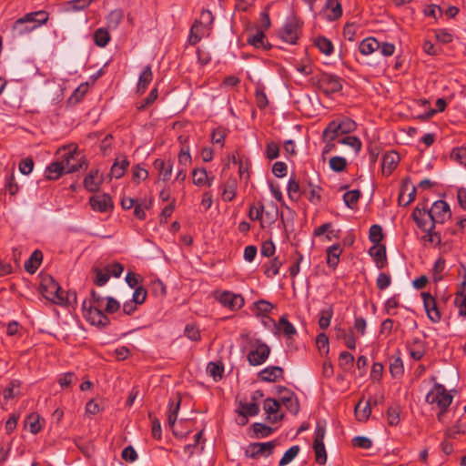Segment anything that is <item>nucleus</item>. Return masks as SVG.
Masks as SVG:
<instances>
[{"label":"nucleus","mask_w":466,"mask_h":466,"mask_svg":"<svg viewBox=\"0 0 466 466\" xmlns=\"http://www.w3.org/2000/svg\"><path fill=\"white\" fill-rule=\"evenodd\" d=\"M417 227L427 232L430 241L440 244L442 238L451 240L455 236L457 229L446 228L443 224L451 218V211L449 204L444 200L435 201L430 209L427 208V202L420 208L418 205L411 214Z\"/></svg>","instance_id":"nucleus-1"},{"label":"nucleus","mask_w":466,"mask_h":466,"mask_svg":"<svg viewBox=\"0 0 466 466\" xmlns=\"http://www.w3.org/2000/svg\"><path fill=\"white\" fill-rule=\"evenodd\" d=\"M47 19L48 15L45 11L29 13L15 22L13 30L15 34L22 35L45 24Z\"/></svg>","instance_id":"nucleus-2"},{"label":"nucleus","mask_w":466,"mask_h":466,"mask_svg":"<svg viewBox=\"0 0 466 466\" xmlns=\"http://www.w3.org/2000/svg\"><path fill=\"white\" fill-rule=\"evenodd\" d=\"M73 145L64 147L60 151L62 152L61 163L65 169V173H73L84 167H87V162L85 157L77 150V147Z\"/></svg>","instance_id":"nucleus-3"},{"label":"nucleus","mask_w":466,"mask_h":466,"mask_svg":"<svg viewBox=\"0 0 466 466\" xmlns=\"http://www.w3.org/2000/svg\"><path fill=\"white\" fill-rule=\"evenodd\" d=\"M452 400V395L440 383H435L432 390L426 396V401L430 404H436L440 410L448 409Z\"/></svg>","instance_id":"nucleus-4"},{"label":"nucleus","mask_w":466,"mask_h":466,"mask_svg":"<svg viewBox=\"0 0 466 466\" xmlns=\"http://www.w3.org/2000/svg\"><path fill=\"white\" fill-rule=\"evenodd\" d=\"M82 311L84 318L91 325L98 328H106L110 323L109 318L100 309V308L92 305V303H89L87 306L86 300L83 302Z\"/></svg>","instance_id":"nucleus-5"},{"label":"nucleus","mask_w":466,"mask_h":466,"mask_svg":"<svg viewBox=\"0 0 466 466\" xmlns=\"http://www.w3.org/2000/svg\"><path fill=\"white\" fill-rule=\"evenodd\" d=\"M357 127L356 123L349 117L330 121L324 129V135L331 134L330 139L335 140L339 135L353 132Z\"/></svg>","instance_id":"nucleus-6"},{"label":"nucleus","mask_w":466,"mask_h":466,"mask_svg":"<svg viewBox=\"0 0 466 466\" xmlns=\"http://www.w3.org/2000/svg\"><path fill=\"white\" fill-rule=\"evenodd\" d=\"M318 87L329 96L342 89V78L329 73H322L317 80Z\"/></svg>","instance_id":"nucleus-7"},{"label":"nucleus","mask_w":466,"mask_h":466,"mask_svg":"<svg viewBox=\"0 0 466 466\" xmlns=\"http://www.w3.org/2000/svg\"><path fill=\"white\" fill-rule=\"evenodd\" d=\"M276 446V441L268 442H253L248 446L246 450V456L252 459H256L260 455L269 456L272 454Z\"/></svg>","instance_id":"nucleus-8"},{"label":"nucleus","mask_w":466,"mask_h":466,"mask_svg":"<svg viewBox=\"0 0 466 466\" xmlns=\"http://www.w3.org/2000/svg\"><path fill=\"white\" fill-rule=\"evenodd\" d=\"M270 354V348L259 339L257 340V348L248 354V361L252 366H258L264 363Z\"/></svg>","instance_id":"nucleus-9"},{"label":"nucleus","mask_w":466,"mask_h":466,"mask_svg":"<svg viewBox=\"0 0 466 466\" xmlns=\"http://www.w3.org/2000/svg\"><path fill=\"white\" fill-rule=\"evenodd\" d=\"M40 290L47 300H57V292L61 287L51 276H43L40 282Z\"/></svg>","instance_id":"nucleus-10"},{"label":"nucleus","mask_w":466,"mask_h":466,"mask_svg":"<svg viewBox=\"0 0 466 466\" xmlns=\"http://www.w3.org/2000/svg\"><path fill=\"white\" fill-rule=\"evenodd\" d=\"M415 196L416 187L411 184L410 177L404 178L400 186L398 204L406 207L415 199Z\"/></svg>","instance_id":"nucleus-11"},{"label":"nucleus","mask_w":466,"mask_h":466,"mask_svg":"<svg viewBox=\"0 0 466 466\" xmlns=\"http://www.w3.org/2000/svg\"><path fill=\"white\" fill-rule=\"evenodd\" d=\"M423 299L424 309L428 318L433 322L437 323L441 320V315L437 306L436 299L429 292H421Z\"/></svg>","instance_id":"nucleus-12"},{"label":"nucleus","mask_w":466,"mask_h":466,"mask_svg":"<svg viewBox=\"0 0 466 466\" xmlns=\"http://www.w3.org/2000/svg\"><path fill=\"white\" fill-rule=\"evenodd\" d=\"M299 29L297 21H288L279 32V35L284 42L294 45L299 38Z\"/></svg>","instance_id":"nucleus-13"},{"label":"nucleus","mask_w":466,"mask_h":466,"mask_svg":"<svg viewBox=\"0 0 466 466\" xmlns=\"http://www.w3.org/2000/svg\"><path fill=\"white\" fill-rule=\"evenodd\" d=\"M218 300L225 307L232 310L239 309L244 306V299L241 295L230 291H223L217 297Z\"/></svg>","instance_id":"nucleus-14"},{"label":"nucleus","mask_w":466,"mask_h":466,"mask_svg":"<svg viewBox=\"0 0 466 466\" xmlns=\"http://www.w3.org/2000/svg\"><path fill=\"white\" fill-rule=\"evenodd\" d=\"M89 204L93 210L98 212H106L113 208V201L108 194L92 196Z\"/></svg>","instance_id":"nucleus-15"},{"label":"nucleus","mask_w":466,"mask_h":466,"mask_svg":"<svg viewBox=\"0 0 466 466\" xmlns=\"http://www.w3.org/2000/svg\"><path fill=\"white\" fill-rule=\"evenodd\" d=\"M461 268L464 271L463 280L456 292L454 304L458 307L459 315L466 317V269L461 264Z\"/></svg>","instance_id":"nucleus-16"},{"label":"nucleus","mask_w":466,"mask_h":466,"mask_svg":"<svg viewBox=\"0 0 466 466\" xmlns=\"http://www.w3.org/2000/svg\"><path fill=\"white\" fill-rule=\"evenodd\" d=\"M258 376L261 381L275 382L279 379H283L284 370L279 366H269L262 370Z\"/></svg>","instance_id":"nucleus-17"},{"label":"nucleus","mask_w":466,"mask_h":466,"mask_svg":"<svg viewBox=\"0 0 466 466\" xmlns=\"http://www.w3.org/2000/svg\"><path fill=\"white\" fill-rule=\"evenodd\" d=\"M400 157L396 151H389L383 155L382 157V173L390 176L392 171L397 167Z\"/></svg>","instance_id":"nucleus-18"},{"label":"nucleus","mask_w":466,"mask_h":466,"mask_svg":"<svg viewBox=\"0 0 466 466\" xmlns=\"http://www.w3.org/2000/svg\"><path fill=\"white\" fill-rule=\"evenodd\" d=\"M154 168L157 170L158 177L164 182H167L170 179L172 174L173 164L170 160H164L161 158H157L153 163Z\"/></svg>","instance_id":"nucleus-19"},{"label":"nucleus","mask_w":466,"mask_h":466,"mask_svg":"<svg viewBox=\"0 0 466 466\" xmlns=\"http://www.w3.org/2000/svg\"><path fill=\"white\" fill-rule=\"evenodd\" d=\"M268 320L274 324L275 328L283 333L287 338H291L296 334L295 327L288 320L287 317L284 315L280 317L278 323L271 318L267 317Z\"/></svg>","instance_id":"nucleus-20"},{"label":"nucleus","mask_w":466,"mask_h":466,"mask_svg":"<svg viewBox=\"0 0 466 466\" xmlns=\"http://www.w3.org/2000/svg\"><path fill=\"white\" fill-rule=\"evenodd\" d=\"M153 79V73L151 70V66L147 65L142 70L139 75L138 82L137 85V92L140 95L144 94L147 86L151 83Z\"/></svg>","instance_id":"nucleus-21"},{"label":"nucleus","mask_w":466,"mask_h":466,"mask_svg":"<svg viewBox=\"0 0 466 466\" xmlns=\"http://www.w3.org/2000/svg\"><path fill=\"white\" fill-rule=\"evenodd\" d=\"M128 166L129 161L125 155L118 157L111 167L110 175L115 178H120L124 176Z\"/></svg>","instance_id":"nucleus-22"},{"label":"nucleus","mask_w":466,"mask_h":466,"mask_svg":"<svg viewBox=\"0 0 466 466\" xmlns=\"http://www.w3.org/2000/svg\"><path fill=\"white\" fill-rule=\"evenodd\" d=\"M259 412V407L257 402H239V410H238V413L239 416H242L244 418L242 425H245L248 422L247 416H256Z\"/></svg>","instance_id":"nucleus-23"},{"label":"nucleus","mask_w":466,"mask_h":466,"mask_svg":"<svg viewBox=\"0 0 466 466\" xmlns=\"http://www.w3.org/2000/svg\"><path fill=\"white\" fill-rule=\"evenodd\" d=\"M325 7L326 17L329 21L337 20L342 15V7L339 0H327Z\"/></svg>","instance_id":"nucleus-24"},{"label":"nucleus","mask_w":466,"mask_h":466,"mask_svg":"<svg viewBox=\"0 0 466 466\" xmlns=\"http://www.w3.org/2000/svg\"><path fill=\"white\" fill-rule=\"evenodd\" d=\"M222 198L226 202L232 201L236 197L237 179L229 177L225 183L221 185Z\"/></svg>","instance_id":"nucleus-25"},{"label":"nucleus","mask_w":466,"mask_h":466,"mask_svg":"<svg viewBox=\"0 0 466 466\" xmlns=\"http://www.w3.org/2000/svg\"><path fill=\"white\" fill-rule=\"evenodd\" d=\"M98 170H91L84 178L83 184L86 190L96 192L99 189L101 179H98Z\"/></svg>","instance_id":"nucleus-26"},{"label":"nucleus","mask_w":466,"mask_h":466,"mask_svg":"<svg viewBox=\"0 0 466 466\" xmlns=\"http://www.w3.org/2000/svg\"><path fill=\"white\" fill-rule=\"evenodd\" d=\"M95 273L94 283L98 287L104 286L110 279V268L109 266L104 268L95 267L93 268Z\"/></svg>","instance_id":"nucleus-27"},{"label":"nucleus","mask_w":466,"mask_h":466,"mask_svg":"<svg viewBox=\"0 0 466 466\" xmlns=\"http://www.w3.org/2000/svg\"><path fill=\"white\" fill-rule=\"evenodd\" d=\"M379 47L380 42L374 37H367L359 45V50L364 56L372 54L375 50H378Z\"/></svg>","instance_id":"nucleus-28"},{"label":"nucleus","mask_w":466,"mask_h":466,"mask_svg":"<svg viewBox=\"0 0 466 466\" xmlns=\"http://www.w3.org/2000/svg\"><path fill=\"white\" fill-rule=\"evenodd\" d=\"M213 20V14L209 10H203L200 14L199 19L196 20L193 24L194 29H202L206 32L208 27L212 25Z\"/></svg>","instance_id":"nucleus-29"},{"label":"nucleus","mask_w":466,"mask_h":466,"mask_svg":"<svg viewBox=\"0 0 466 466\" xmlns=\"http://www.w3.org/2000/svg\"><path fill=\"white\" fill-rule=\"evenodd\" d=\"M280 400L290 413L293 415H297L299 413V403L294 392H290L288 396H283Z\"/></svg>","instance_id":"nucleus-30"},{"label":"nucleus","mask_w":466,"mask_h":466,"mask_svg":"<svg viewBox=\"0 0 466 466\" xmlns=\"http://www.w3.org/2000/svg\"><path fill=\"white\" fill-rule=\"evenodd\" d=\"M333 316V307L332 305L328 306L323 309L319 312V318L318 324L321 329H326L330 325V320Z\"/></svg>","instance_id":"nucleus-31"},{"label":"nucleus","mask_w":466,"mask_h":466,"mask_svg":"<svg viewBox=\"0 0 466 466\" xmlns=\"http://www.w3.org/2000/svg\"><path fill=\"white\" fill-rule=\"evenodd\" d=\"M314 44L319 50L326 56H329L333 52V45L331 41L325 36L319 35L316 37Z\"/></svg>","instance_id":"nucleus-32"},{"label":"nucleus","mask_w":466,"mask_h":466,"mask_svg":"<svg viewBox=\"0 0 466 466\" xmlns=\"http://www.w3.org/2000/svg\"><path fill=\"white\" fill-rule=\"evenodd\" d=\"M266 35L263 30H258L257 33L253 35H250L248 38V43L252 45L253 46L259 48L262 47L264 49H269L271 46L269 44H265Z\"/></svg>","instance_id":"nucleus-33"},{"label":"nucleus","mask_w":466,"mask_h":466,"mask_svg":"<svg viewBox=\"0 0 466 466\" xmlns=\"http://www.w3.org/2000/svg\"><path fill=\"white\" fill-rule=\"evenodd\" d=\"M46 177L51 180L57 179L63 173H65V169L63 167V164L60 162H53L51 163L46 170Z\"/></svg>","instance_id":"nucleus-34"},{"label":"nucleus","mask_w":466,"mask_h":466,"mask_svg":"<svg viewBox=\"0 0 466 466\" xmlns=\"http://www.w3.org/2000/svg\"><path fill=\"white\" fill-rule=\"evenodd\" d=\"M354 357L348 351H342L339 357V367L345 372L353 368Z\"/></svg>","instance_id":"nucleus-35"},{"label":"nucleus","mask_w":466,"mask_h":466,"mask_svg":"<svg viewBox=\"0 0 466 466\" xmlns=\"http://www.w3.org/2000/svg\"><path fill=\"white\" fill-rule=\"evenodd\" d=\"M369 253L375 262H384L386 260L385 246L380 243H374V245L370 248Z\"/></svg>","instance_id":"nucleus-36"},{"label":"nucleus","mask_w":466,"mask_h":466,"mask_svg":"<svg viewBox=\"0 0 466 466\" xmlns=\"http://www.w3.org/2000/svg\"><path fill=\"white\" fill-rule=\"evenodd\" d=\"M25 426L29 427L30 432L37 434L42 430V424L40 423V416L36 413L29 414L25 419Z\"/></svg>","instance_id":"nucleus-37"},{"label":"nucleus","mask_w":466,"mask_h":466,"mask_svg":"<svg viewBox=\"0 0 466 466\" xmlns=\"http://www.w3.org/2000/svg\"><path fill=\"white\" fill-rule=\"evenodd\" d=\"M207 370L209 375L214 379V380H219L223 377L224 373V365L221 361L218 362H209L207 367Z\"/></svg>","instance_id":"nucleus-38"},{"label":"nucleus","mask_w":466,"mask_h":466,"mask_svg":"<svg viewBox=\"0 0 466 466\" xmlns=\"http://www.w3.org/2000/svg\"><path fill=\"white\" fill-rule=\"evenodd\" d=\"M360 406L361 400L355 406V416L359 421H366L371 413L370 401L368 400L362 409Z\"/></svg>","instance_id":"nucleus-39"},{"label":"nucleus","mask_w":466,"mask_h":466,"mask_svg":"<svg viewBox=\"0 0 466 466\" xmlns=\"http://www.w3.org/2000/svg\"><path fill=\"white\" fill-rule=\"evenodd\" d=\"M313 450L315 451L316 462L319 465H324L327 461V452L324 441H314Z\"/></svg>","instance_id":"nucleus-40"},{"label":"nucleus","mask_w":466,"mask_h":466,"mask_svg":"<svg viewBox=\"0 0 466 466\" xmlns=\"http://www.w3.org/2000/svg\"><path fill=\"white\" fill-rule=\"evenodd\" d=\"M192 181L193 184L198 187H203L208 181V172L206 168H195L192 171Z\"/></svg>","instance_id":"nucleus-41"},{"label":"nucleus","mask_w":466,"mask_h":466,"mask_svg":"<svg viewBox=\"0 0 466 466\" xmlns=\"http://www.w3.org/2000/svg\"><path fill=\"white\" fill-rule=\"evenodd\" d=\"M256 105L259 109H265L268 106V99L264 91V86L258 85L255 90Z\"/></svg>","instance_id":"nucleus-42"},{"label":"nucleus","mask_w":466,"mask_h":466,"mask_svg":"<svg viewBox=\"0 0 466 466\" xmlns=\"http://www.w3.org/2000/svg\"><path fill=\"white\" fill-rule=\"evenodd\" d=\"M110 40V35L106 29L98 28L94 33V41L97 46H106Z\"/></svg>","instance_id":"nucleus-43"},{"label":"nucleus","mask_w":466,"mask_h":466,"mask_svg":"<svg viewBox=\"0 0 466 466\" xmlns=\"http://www.w3.org/2000/svg\"><path fill=\"white\" fill-rule=\"evenodd\" d=\"M124 14L121 9H115L109 13L106 18L107 26L116 29L123 19Z\"/></svg>","instance_id":"nucleus-44"},{"label":"nucleus","mask_w":466,"mask_h":466,"mask_svg":"<svg viewBox=\"0 0 466 466\" xmlns=\"http://www.w3.org/2000/svg\"><path fill=\"white\" fill-rule=\"evenodd\" d=\"M299 189L300 187L299 181L296 180L294 177H291L287 187L289 198L292 200H298L300 197Z\"/></svg>","instance_id":"nucleus-45"},{"label":"nucleus","mask_w":466,"mask_h":466,"mask_svg":"<svg viewBox=\"0 0 466 466\" xmlns=\"http://www.w3.org/2000/svg\"><path fill=\"white\" fill-rule=\"evenodd\" d=\"M180 403H181V398L178 397V400L176 403V405L174 406V403L170 400L169 403H168V416H167V423L169 425V427H173L176 423V420H177V413H178V410H179V408H180Z\"/></svg>","instance_id":"nucleus-46"},{"label":"nucleus","mask_w":466,"mask_h":466,"mask_svg":"<svg viewBox=\"0 0 466 466\" xmlns=\"http://www.w3.org/2000/svg\"><path fill=\"white\" fill-rule=\"evenodd\" d=\"M361 194L358 189L347 191L343 196V200L345 205L350 208H354L356 204L358 203Z\"/></svg>","instance_id":"nucleus-47"},{"label":"nucleus","mask_w":466,"mask_h":466,"mask_svg":"<svg viewBox=\"0 0 466 466\" xmlns=\"http://www.w3.org/2000/svg\"><path fill=\"white\" fill-rule=\"evenodd\" d=\"M404 371L403 363L400 357L395 358L390 363V372L393 378H400Z\"/></svg>","instance_id":"nucleus-48"},{"label":"nucleus","mask_w":466,"mask_h":466,"mask_svg":"<svg viewBox=\"0 0 466 466\" xmlns=\"http://www.w3.org/2000/svg\"><path fill=\"white\" fill-rule=\"evenodd\" d=\"M309 187H310V190L309 192L308 199L310 203L318 205L321 201L320 192L322 188L319 186L313 185L311 182H309Z\"/></svg>","instance_id":"nucleus-49"},{"label":"nucleus","mask_w":466,"mask_h":466,"mask_svg":"<svg viewBox=\"0 0 466 466\" xmlns=\"http://www.w3.org/2000/svg\"><path fill=\"white\" fill-rule=\"evenodd\" d=\"M400 406L394 405L389 407L387 410L388 423L390 426H396L400 422Z\"/></svg>","instance_id":"nucleus-50"},{"label":"nucleus","mask_w":466,"mask_h":466,"mask_svg":"<svg viewBox=\"0 0 466 466\" xmlns=\"http://www.w3.org/2000/svg\"><path fill=\"white\" fill-rule=\"evenodd\" d=\"M451 158L466 167V147H459L452 149Z\"/></svg>","instance_id":"nucleus-51"},{"label":"nucleus","mask_w":466,"mask_h":466,"mask_svg":"<svg viewBox=\"0 0 466 466\" xmlns=\"http://www.w3.org/2000/svg\"><path fill=\"white\" fill-rule=\"evenodd\" d=\"M299 452V447L298 445H294L290 447L282 456L279 464V466H285L289 463L292 460H294Z\"/></svg>","instance_id":"nucleus-52"},{"label":"nucleus","mask_w":466,"mask_h":466,"mask_svg":"<svg viewBox=\"0 0 466 466\" xmlns=\"http://www.w3.org/2000/svg\"><path fill=\"white\" fill-rule=\"evenodd\" d=\"M254 433L258 437H268L273 432V429L264 423L255 422L252 424Z\"/></svg>","instance_id":"nucleus-53"},{"label":"nucleus","mask_w":466,"mask_h":466,"mask_svg":"<svg viewBox=\"0 0 466 466\" xmlns=\"http://www.w3.org/2000/svg\"><path fill=\"white\" fill-rule=\"evenodd\" d=\"M339 144L348 145L351 147L356 153H359L361 149V141L357 137L348 136L338 140Z\"/></svg>","instance_id":"nucleus-54"},{"label":"nucleus","mask_w":466,"mask_h":466,"mask_svg":"<svg viewBox=\"0 0 466 466\" xmlns=\"http://www.w3.org/2000/svg\"><path fill=\"white\" fill-rule=\"evenodd\" d=\"M254 306L257 310V315H261L263 317H267V314L269 313L274 308V306L270 302L264 299H260L255 302Z\"/></svg>","instance_id":"nucleus-55"},{"label":"nucleus","mask_w":466,"mask_h":466,"mask_svg":"<svg viewBox=\"0 0 466 466\" xmlns=\"http://www.w3.org/2000/svg\"><path fill=\"white\" fill-rule=\"evenodd\" d=\"M279 402L272 398H268L264 400L263 408L266 411V413L268 415V419L271 420L269 415L276 414L279 410Z\"/></svg>","instance_id":"nucleus-56"},{"label":"nucleus","mask_w":466,"mask_h":466,"mask_svg":"<svg viewBox=\"0 0 466 466\" xmlns=\"http://www.w3.org/2000/svg\"><path fill=\"white\" fill-rule=\"evenodd\" d=\"M266 157L269 160H273L279 156V145L274 141H270L266 146Z\"/></svg>","instance_id":"nucleus-57"},{"label":"nucleus","mask_w":466,"mask_h":466,"mask_svg":"<svg viewBox=\"0 0 466 466\" xmlns=\"http://www.w3.org/2000/svg\"><path fill=\"white\" fill-rule=\"evenodd\" d=\"M347 160L342 157H333L329 160V167L335 172H341L346 168Z\"/></svg>","instance_id":"nucleus-58"},{"label":"nucleus","mask_w":466,"mask_h":466,"mask_svg":"<svg viewBox=\"0 0 466 466\" xmlns=\"http://www.w3.org/2000/svg\"><path fill=\"white\" fill-rule=\"evenodd\" d=\"M226 136V129L222 127H218L213 130L211 134V141L214 144H220L221 147H223Z\"/></svg>","instance_id":"nucleus-59"},{"label":"nucleus","mask_w":466,"mask_h":466,"mask_svg":"<svg viewBox=\"0 0 466 466\" xmlns=\"http://www.w3.org/2000/svg\"><path fill=\"white\" fill-rule=\"evenodd\" d=\"M316 345L320 353H329V338L325 333H319L317 336Z\"/></svg>","instance_id":"nucleus-60"},{"label":"nucleus","mask_w":466,"mask_h":466,"mask_svg":"<svg viewBox=\"0 0 466 466\" xmlns=\"http://www.w3.org/2000/svg\"><path fill=\"white\" fill-rule=\"evenodd\" d=\"M383 234H382V228L380 225H372L370 228V240L372 243H380L382 239Z\"/></svg>","instance_id":"nucleus-61"},{"label":"nucleus","mask_w":466,"mask_h":466,"mask_svg":"<svg viewBox=\"0 0 466 466\" xmlns=\"http://www.w3.org/2000/svg\"><path fill=\"white\" fill-rule=\"evenodd\" d=\"M390 284H391V277L390 274H388V273H380L379 274L377 280H376V285L380 290H383V289H387Z\"/></svg>","instance_id":"nucleus-62"},{"label":"nucleus","mask_w":466,"mask_h":466,"mask_svg":"<svg viewBox=\"0 0 466 466\" xmlns=\"http://www.w3.org/2000/svg\"><path fill=\"white\" fill-rule=\"evenodd\" d=\"M157 96H158V91H157V88L155 87L153 88L150 93L148 94V96L143 100V102L137 106V109L138 110H144L146 109L148 106H150L152 103L155 102V100L157 98Z\"/></svg>","instance_id":"nucleus-63"},{"label":"nucleus","mask_w":466,"mask_h":466,"mask_svg":"<svg viewBox=\"0 0 466 466\" xmlns=\"http://www.w3.org/2000/svg\"><path fill=\"white\" fill-rule=\"evenodd\" d=\"M352 445L367 450L372 446V441L367 437L358 436L352 439Z\"/></svg>","instance_id":"nucleus-64"}]
</instances>
